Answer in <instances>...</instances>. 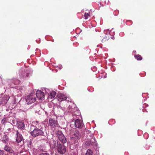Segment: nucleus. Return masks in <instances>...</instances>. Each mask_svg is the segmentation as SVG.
Segmentation results:
<instances>
[{
	"mask_svg": "<svg viewBox=\"0 0 155 155\" xmlns=\"http://www.w3.org/2000/svg\"><path fill=\"white\" fill-rule=\"evenodd\" d=\"M58 100L60 101H63L66 100L68 102L69 101V100H67L66 97L64 94L62 93H60L58 95Z\"/></svg>",
	"mask_w": 155,
	"mask_h": 155,
	"instance_id": "8",
	"label": "nucleus"
},
{
	"mask_svg": "<svg viewBox=\"0 0 155 155\" xmlns=\"http://www.w3.org/2000/svg\"><path fill=\"white\" fill-rule=\"evenodd\" d=\"M9 98V97L7 96H5L2 99L1 102L2 104H6L8 101Z\"/></svg>",
	"mask_w": 155,
	"mask_h": 155,
	"instance_id": "12",
	"label": "nucleus"
},
{
	"mask_svg": "<svg viewBox=\"0 0 155 155\" xmlns=\"http://www.w3.org/2000/svg\"><path fill=\"white\" fill-rule=\"evenodd\" d=\"M20 83V81L19 80H17L15 82H14V84L15 85H17L19 84Z\"/></svg>",
	"mask_w": 155,
	"mask_h": 155,
	"instance_id": "22",
	"label": "nucleus"
},
{
	"mask_svg": "<svg viewBox=\"0 0 155 155\" xmlns=\"http://www.w3.org/2000/svg\"><path fill=\"white\" fill-rule=\"evenodd\" d=\"M10 130V128L8 129V130Z\"/></svg>",
	"mask_w": 155,
	"mask_h": 155,
	"instance_id": "25",
	"label": "nucleus"
},
{
	"mask_svg": "<svg viewBox=\"0 0 155 155\" xmlns=\"http://www.w3.org/2000/svg\"><path fill=\"white\" fill-rule=\"evenodd\" d=\"M134 57L138 60H141L142 59L141 56L139 54H136L135 55Z\"/></svg>",
	"mask_w": 155,
	"mask_h": 155,
	"instance_id": "20",
	"label": "nucleus"
},
{
	"mask_svg": "<svg viewBox=\"0 0 155 155\" xmlns=\"http://www.w3.org/2000/svg\"><path fill=\"white\" fill-rule=\"evenodd\" d=\"M73 140L74 141L73 144H74V146L75 147H78L79 144L78 141L77 140L75 139L74 138H73Z\"/></svg>",
	"mask_w": 155,
	"mask_h": 155,
	"instance_id": "17",
	"label": "nucleus"
},
{
	"mask_svg": "<svg viewBox=\"0 0 155 155\" xmlns=\"http://www.w3.org/2000/svg\"><path fill=\"white\" fill-rule=\"evenodd\" d=\"M56 141H54V146H56L57 150L58 153L63 154L66 152V148L64 144H61L59 141H58L57 142V145H56Z\"/></svg>",
	"mask_w": 155,
	"mask_h": 155,
	"instance_id": "1",
	"label": "nucleus"
},
{
	"mask_svg": "<svg viewBox=\"0 0 155 155\" xmlns=\"http://www.w3.org/2000/svg\"><path fill=\"white\" fill-rule=\"evenodd\" d=\"M101 39L102 40V42H104L107 40L108 39L106 35H104V36H101Z\"/></svg>",
	"mask_w": 155,
	"mask_h": 155,
	"instance_id": "19",
	"label": "nucleus"
},
{
	"mask_svg": "<svg viewBox=\"0 0 155 155\" xmlns=\"http://www.w3.org/2000/svg\"><path fill=\"white\" fill-rule=\"evenodd\" d=\"M44 134L43 131L41 129L38 128L35 129L31 132V135L34 137L42 135Z\"/></svg>",
	"mask_w": 155,
	"mask_h": 155,
	"instance_id": "2",
	"label": "nucleus"
},
{
	"mask_svg": "<svg viewBox=\"0 0 155 155\" xmlns=\"http://www.w3.org/2000/svg\"><path fill=\"white\" fill-rule=\"evenodd\" d=\"M49 125L52 127H58L59 124L57 120L54 118H50L49 120Z\"/></svg>",
	"mask_w": 155,
	"mask_h": 155,
	"instance_id": "5",
	"label": "nucleus"
},
{
	"mask_svg": "<svg viewBox=\"0 0 155 155\" xmlns=\"http://www.w3.org/2000/svg\"><path fill=\"white\" fill-rule=\"evenodd\" d=\"M18 128L19 129H24L25 127V124L24 122H21L18 123L17 124Z\"/></svg>",
	"mask_w": 155,
	"mask_h": 155,
	"instance_id": "16",
	"label": "nucleus"
},
{
	"mask_svg": "<svg viewBox=\"0 0 155 155\" xmlns=\"http://www.w3.org/2000/svg\"><path fill=\"white\" fill-rule=\"evenodd\" d=\"M93 151L90 149H88L85 155H93Z\"/></svg>",
	"mask_w": 155,
	"mask_h": 155,
	"instance_id": "18",
	"label": "nucleus"
},
{
	"mask_svg": "<svg viewBox=\"0 0 155 155\" xmlns=\"http://www.w3.org/2000/svg\"><path fill=\"white\" fill-rule=\"evenodd\" d=\"M84 17L85 19H87L88 18L90 17V15L88 13H85L84 14Z\"/></svg>",
	"mask_w": 155,
	"mask_h": 155,
	"instance_id": "21",
	"label": "nucleus"
},
{
	"mask_svg": "<svg viewBox=\"0 0 155 155\" xmlns=\"http://www.w3.org/2000/svg\"><path fill=\"white\" fill-rule=\"evenodd\" d=\"M16 135L17 136L16 140L17 143H20L23 140V137L22 135L17 130L16 131Z\"/></svg>",
	"mask_w": 155,
	"mask_h": 155,
	"instance_id": "9",
	"label": "nucleus"
},
{
	"mask_svg": "<svg viewBox=\"0 0 155 155\" xmlns=\"http://www.w3.org/2000/svg\"><path fill=\"white\" fill-rule=\"evenodd\" d=\"M4 151L3 150H0V155H4Z\"/></svg>",
	"mask_w": 155,
	"mask_h": 155,
	"instance_id": "24",
	"label": "nucleus"
},
{
	"mask_svg": "<svg viewBox=\"0 0 155 155\" xmlns=\"http://www.w3.org/2000/svg\"><path fill=\"white\" fill-rule=\"evenodd\" d=\"M56 134L58 139L62 143H64L66 142V139L61 131L58 130Z\"/></svg>",
	"mask_w": 155,
	"mask_h": 155,
	"instance_id": "3",
	"label": "nucleus"
},
{
	"mask_svg": "<svg viewBox=\"0 0 155 155\" xmlns=\"http://www.w3.org/2000/svg\"><path fill=\"white\" fill-rule=\"evenodd\" d=\"M22 73H23L24 74H23L22 75L21 73L19 74V75L21 78L23 79H25L26 77H28L29 74L28 73H25L24 71H23Z\"/></svg>",
	"mask_w": 155,
	"mask_h": 155,
	"instance_id": "14",
	"label": "nucleus"
},
{
	"mask_svg": "<svg viewBox=\"0 0 155 155\" xmlns=\"http://www.w3.org/2000/svg\"><path fill=\"white\" fill-rule=\"evenodd\" d=\"M36 95L38 99L43 100L44 99V93L41 90H38L36 93Z\"/></svg>",
	"mask_w": 155,
	"mask_h": 155,
	"instance_id": "6",
	"label": "nucleus"
},
{
	"mask_svg": "<svg viewBox=\"0 0 155 155\" xmlns=\"http://www.w3.org/2000/svg\"><path fill=\"white\" fill-rule=\"evenodd\" d=\"M3 142L5 143L8 144L9 141V138L8 136L5 134H4L2 138Z\"/></svg>",
	"mask_w": 155,
	"mask_h": 155,
	"instance_id": "11",
	"label": "nucleus"
},
{
	"mask_svg": "<svg viewBox=\"0 0 155 155\" xmlns=\"http://www.w3.org/2000/svg\"><path fill=\"white\" fill-rule=\"evenodd\" d=\"M74 137L77 139L81 137V134L78 130H75L74 134Z\"/></svg>",
	"mask_w": 155,
	"mask_h": 155,
	"instance_id": "13",
	"label": "nucleus"
},
{
	"mask_svg": "<svg viewBox=\"0 0 155 155\" xmlns=\"http://www.w3.org/2000/svg\"><path fill=\"white\" fill-rule=\"evenodd\" d=\"M74 126L76 127L81 128L83 127L84 124L82 121L79 119H77L75 120L74 121Z\"/></svg>",
	"mask_w": 155,
	"mask_h": 155,
	"instance_id": "7",
	"label": "nucleus"
},
{
	"mask_svg": "<svg viewBox=\"0 0 155 155\" xmlns=\"http://www.w3.org/2000/svg\"><path fill=\"white\" fill-rule=\"evenodd\" d=\"M39 155H50V154L46 152L41 153Z\"/></svg>",
	"mask_w": 155,
	"mask_h": 155,
	"instance_id": "23",
	"label": "nucleus"
},
{
	"mask_svg": "<svg viewBox=\"0 0 155 155\" xmlns=\"http://www.w3.org/2000/svg\"><path fill=\"white\" fill-rule=\"evenodd\" d=\"M56 94V93L55 91H52L51 92L50 94H48V97L50 99H52L54 98Z\"/></svg>",
	"mask_w": 155,
	"mask_h": 155,
	"instance_id": "15",
	"label": "nucleus"
},
{
	"mask_svg": "<svg viewBox=\"0 0 155 155\" xmlns=\"http://www.w3.org/2000/svg\"><path fill=\"white\" fill-rule=\"evenodd\" d=\"M34 94L31 93L30 95L27 96L26 100L28 104H30L32 103H34L36 101V98L35 96H34Z\"/></svg>",
	"mask_w": 155,
	"mask_h": 155,
	"instance_id": "4",
	"label": "nucleus"
},
{
	"mask_svg": "<svg viewBox=\"0 0 155 155\" xmlns=\"http://www.w3.org/2000/svg\"><path fill=\"white\" fill-rule=\"evenodd\" d=\"M4 149L5 150L11 153H14V151L12 148L7 145L5 146Z\"/></svg>",
	"mask_w": 155,
	"mask_h": 155,
	"instance_id": "10",
	"label": "nucleus"
}]
</instances>
